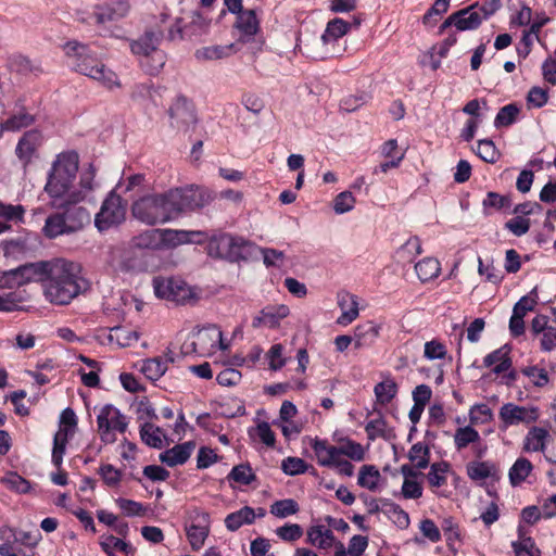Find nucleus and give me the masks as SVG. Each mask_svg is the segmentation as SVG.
<instances>
[{
    "label": "nucleus",
    "mask_w": 556,
    "mask_h": 556,
    "mask_svg": "<svg viewBox=\"0 0 556 556\" xmlns=\"http://www.w3.org/2000/svg\"><path fill=\"white\" fill-rule=\"evenodd\" d=\"M78 264L64 258L52 260L45 280L46 298L54 304L66 305L81 292Z\"/></svg>",
    "instance_id": "f257e3e1"
},
{
    "label": "nucleus",
    "mask_w": 556,
    "mask_h": 556,
    "mask_svg": "<svg viewBox=\"0 0 556 556\" xmlns=\"http://www.w3.org/2000/svg\"><path fill=\"white\" fill-rule=\"evenodd\" d=\"M63 49L66 56L72 59L75 72L99 81L108 89L121 87L117 74L108 68L87 45L72 40L67 41Z\"/></svg>",
    "instance_id": "f03ea898"
},
{
    "label": "nucleus",
    "mask_w": 556,
    "mask_h": 556,
    "mask_svg": "<svg viewBox=\"0 0 556 556\" xmlns=\"http://www.w3.org/2000/svg\"><path fill=\"white\" fill-rule=\"evenodd\" d=\"M170 206L167 190L162 193H152L139 198L132 203L131 213L137 220L154 226L175 220Z\"/></svg>",
    "instance_id": "7ed1b4c3"
},
{
    "label": "nucleus",
    "mask_w": 556,
    "mask_h": 556,
    "mask_svg": "<svg viewBox=\"0 0 556 556\" xmlns=\"http://www.w3.org/2000/svg\"><path fill=\"white\" fill-rule=\"evenodd\" d=\"M78 172V154L75 151L62 152L56 156L49 173L45 190L50 198L70 193L72 182Z\"/></svg>",
    "instance_id": "20e7f679"
},
{
    "label": "nucleus",
    "mask_w": 556,
    "mask_h": 556,
    "mask_svg": "<svg viewBox=\"0 0 556 556\" xmlns=\"http://www.w3.org/2000/svg\"><path fill=\"white\" fill-rule=\"evenodd\" d=\"M206 241L208 256L229 262L248 260L253 249V244L244 238L222 231L211 237L207 236Z\"/></svg>",
    "instance_id": "39448f33"
},
{
    "label": "nucleus",
    "mask_w": 556,
    "mask_h": 556,
    "mask_svg": "<svg viewBox=\"0 0 556 556\" xmlns=\"http://www.w3.org/2000/svg\"><path fill=\"white\" fill-rule=\"evenodd\" d=\"M162 38L161 31L149 30L130 43L131 52L140 56L141 68L151 76L157 75L166 62L164 51L159 49Z\"/></svg>",
    "instance_id": "423d86ee"
},
{
    "label": "nucleus",
    "mask_w": 556,
    "mask_h": 556,
    "mask_svg": "<svg viewBox=\"0 0 556 556\" xmlns=\"http://www.w3.org/2000/svg\"><path fill=\"white\" fill-rule=\"evenodd\" d=\"M168 195L175 219L184 214L202 210L214 200L211 190L193 185L172 188L168 190Z\"/></svg>",
    "instance_id": "0eeeda50"
},
{
    "label": "nucleus",
    "mask_w": 556,
    "mask_h": 556,
    "mask_svg": "<svg viewBox=\"0 0 556 556\" xmlns=\"http://www.w3.org/2000/svg\"><path fill=\"white\" fill-rule=\"evenodd\" d=\"M83 199L79 191H72L60 198H51V206L63 211L62 214L71 233L81 230L85 225L90 223L88 210L77 205Z\"/></svg>",
    "instance_id": "6e6552de"
},
{
    "label": "nucleus",
    "mask_w": 556,
    "mask_h": 556,
    "mask_svg": "<svg viewBox=\"0 0 556 556\" xmlns=\"http://www.w3.org/2000/svg\"><path fill=\"white\" fill-rule=\"evenodd\" d=\"M97 425L101 441L104 444H112L116 441L115 431L124 433L127 430L128 421L118 408L106 404L97 416Z\"/></svg>",
    "instance_id": "1a4fd4ad"
},
{
    "label": "nucleus",
    "mask_w": 556,
    "mask_h": 556,
    "mask_svg": "<svg viewBox=\"0 0 556 556\" xmlns=\"http://www.w3.org/2000/svg\"><path fill=\"white\" fill-rule=\"evenodd\" d=\"M126 206L123 199L111 192L103 201L99 213L96 215L94 224L100 231L110 229L125 219Z\"/></svg>",
    "instance_id": "9d476101"
},
{
    "label": "nucleus",
    "mask_w": 556,
    "mask_h": 556,
    "mask_svg": "<svg viewBox=\"0 0 556 556\" xmlns=\"http://www.w3.org/2000/svg\"><path fill=\"white\" fill-rule=\"evenodd\" d=\"M491 13L484 12L482 15L479 11H476L473 7L465 8L452 13L439 27V35L445 34L452 26L456 30H473L477 29L484 18Z\"/></svg>",
    "instance_id": "9b49d317"
},
{
    "label": "nucleus",
    "mask_w": 556,
    "mask_h": 556,
    "mask_svg": "<svg viewBox=\"0 0 556 556\" xmlns=\"http://www.w3.org/2000/svg\"><path fill=\"white\" fill-rule=\"evenodd\" d=\"M122 268L127 271H150L157 266L154 252H146L128 242L121 255Z\"/></svg>",
    "instance_id": "f8f14e48"
},
{
    "label": "nucleus",
    "mask_w": 556,
    "mask_h": 556,
    "mask_svg": "<svg viewBox=\"0 0 556 556\" xmlns=\"http://www.w3.org/2000/svg\"><path fill=\"white\" fill-rule=\"evenodd\" d=\"M154 293L160 299L176 303H185L191 298V290L188 285L178 278L155 277L153 279Z\"/></svg>",
    "instance_id": "ddd939ff"
},
{
    "label": "nucleus",
    "mask_w": 556,
    "mask_h": 556,
    "mask_svg": "<svg viewBox=\"0 0 556 556\" xmlns=\"http://www.w3.org/2000/svg\"><path fill=\"white\" fill-rule=\"evenodd\" d=\"M233 26L240 33V36L237 40L239 45L251 42L253 53L262 49L264 41L254 39V36L260 30V21L256 16L255 10H243L239 14H237V18Z\"/></svg>",
    "instance_id": "4468645a"
},
{
    "label": "nucleus",
    "mask_w": 556,
    "mask_h": 556,
    "mask_svg": "<svg viewBox=\"0 0 556 556\" xmlns=\"http://www.w3.org/2000/svg\"><path fill=\"white\" fill-rule=\"evenodd\" d=\"M211 517L208 513L194 508L189 514V523L186 526L188 541L193 551H199L208 536Z\"/></svg>",
    "instance_id": "2eb2a0df"
},
{
    "label": "nucleus",
    "mask_w": 556,
    "mask_h": 556,
    "mask_svg": "<svg viewBox=\"0 0 556 556\" xmlns=\"http://www.w3.org/2000/svg\"><path fill=\"white\" fill-rule=\"evenodd\" d=\"M170 126L178 130H188L197 123L194 105L186 97L179 96L169 106Z\"/></svg>",
    "instance_id": "dca6fc26"
},
{
    "label": "nucleus",
    "mask_w": 556,
    "mask_h": 556,
    "mask_svg": "<svg viewBox=\"0 0 556 556\" xmlns=\"http://www.w3.org/2000/svg\"><path fill=\"white\" fill-rule=\"evenodd\" d=\"M42 142L43 135L38 129L27 130L18 139L15 147V155L24 168L33 162L34 157L38 156V151Z\"/></svg>",
    "instance_id": "f3484780"
},
{
    "label": "nucleus",
    "mask_w": 556,
    "mask_h": 556,
    "mask_svg": "<svg viewBox=\"0 0 556 556\" xmlns=\"http://www.w3.org/2000/svg\"><path fill=\"white\" fill-rule=\"evenodd\" d=\"M161 235L162 244L167 248H176L188 243L203 244L207 239V232L202 230L165 228L161 229Z\"/></svg>",
    "instance_id": "a211bd4d"
},
{
    "label": "nucleus",
    "mask_w": 556,
    "mask_h": 556,
    "mask_svg": "<svg viewBox=\"0 0 556 556\" xmlns=\"http://www.w3.org/2000/svg\"><path fill=\"white\" fill-rule=\"evenodd\" d=\"M534 413V409H529L514 403H505L498 412V418L502 422L500 428L506 430L510 426L530 424L536 419V416L533 415Z\"/></svg>",
    "instance_id": "6ab92c4d"
},
{
    "label": "nucleus",
    "mask_w": 556,
    "mask_h": 556,
    "mask_svg": "<svg viewBox=\"0 0 556 556\" xmlns=\"http://www.w3.org/2000/svg\"><path fill=\"white\" fill-rule=\"evenodd\" d=\"M130 5L126 0H113L99 4L94 8L92 16L98 25L117 22L124 18L129 12Z\"/></svg>",
    "instance_id": "aec40b11"
},
{
    "label": "nucleus",
    "mask_w": 556,
    "mask_h": 556,
    "mask_svg": "<svg viewBox=\"0 0 556 556\" xmlns=\"http://www.w3.org/2000/svg\"><path fill=\"white\" fill-rule=\"evenodd\" d=\"M222 330L216 325L204 327L194 334L191 343L192 351L200 356L211 355L216 351Z\"/></svg>",
    "instance_id": "412c9836"
},
{
    "label": "nucleus",
    "mask_w": 556,
    "mask_h": 556,
    "mask_svg": "<svg viewBox=\"0 0 556 556\" xmlns=\"http://www.w3.org/2000/svg\"><path fill=\"white\" fill-rule=\"evenodd\" d=\"M483 366L492 367V371L496 375L508 371L513 367L510 348L505 344L486 354L483 358Z\"/></svg>",
    "instance_id": "4be33fe9"
},
{
    "label": "nucleus",
    "mask_w": 556,
    "mask_h": 556,
    "mask_svg": "<svg viewBox=\"0 0 556 556\" xmlns=\"http://www.w3.org/2000/svg\"><path fill=\"white\" fill-rule=\"evenodd\" d=\"M195 443L193 441H187L181 444H177L172 448H168L160 454V460L166 464L168 467H175L184 465L191 456Z\"/></svg>",
    "instance_id": "5701e85b"
},
{
    "label": "nucleus",
    "mask_w": 556,
    "mask_h": 556,
    "mask_svg": "<svg viewBox=\"0 0 556 556\" xmlns=\"http://www.w3.org/2000/svg\"><path fill=\"white\" fill-rule=\"evenodd\" d=\"M309 445L315 453L317 464L332 468V464L338 457V446L331 445L326 439H319L318 437L311 438Z\"/></svg>",
    "instance_id": "b1692460"
},
{
    "label": "nucleus",
    "mask_w": 556,
    "mask_h": 556,
    "mask_svg": "<svg viewBox=\"0 0 556 556\" xmlns=\"http://www.w3.org/2000/svg\"><path fill=\"white\" fill-rule=\"evenodd\" d=\"M36 122V116L30 114L25 109L11 114L5 121H0V138L5 131L17 132L22 129L28 128Z\"/></svg>",
    "instance_id": "393cba45"
},
{
    "label": "nucleus",
    "mask_w": 556,
    "mask_h": 556,
    "mask_svg": "<svg viewBox=\"0 0 556 556\" xmlns=\"http://www.w3.org/2000/svg\"><path fill=\"white\" fill-rule=\"evenodd\" d=\"M52 261L25 263L16 267L23 286L31 281H45Z\"/></svg>",
    "instance_id": "a878e982"
},
{
    "label": "nucleus",
    "mask_w": 556,
    "mask_h": 556,
    "mask_svg": "<svg viewBox=\"0 0 556 556\" xmlns=\"http://www.w3.org/2000/svg\"><path fill=\"white\" fill-rule=\"evenodd\" d=\"M240 51L239 43L207 46L195 51V58L203 61H216L227 59Z\"/></svg>",
    "instance_id": "bb28decb"
},
{
    "label": "nucleus",
    "mask_w": 556,
    "mask_h": 556,
    "mask_svg": "<svg viewBox=\"0 0 556 556\" xmlns=\"http://www.w3.org/2000/svg\"><path fill=\"white\" fill-rule=\"evenodd\" d=\"M399 393V384L391 376V374L384 375L382 381L378 382L374 387V394L376 397V406H387L390 404Z\"/></svg>",
    "instance_id": "cd10ccee"
},
{
    "label": "nucleus",
    "mask_w": 556,
    "mask_h": 556,
    "mask_svg": "<svg viewBox=\"0 0 556 556\" xmlns=\"http://www.w3.org/2000/svg\"><path fill=\"white\" fill-rule=\"evenodd\" d=\"M169 363H174L170 351L165 353L164 356L146 359L142 364L141 371L148 379L156 381L166 372Z\"/></svg>",
    "instance_id": "c85d7f7f"
},
{
    "label": "nucleus",
    "mask_w": 556,
    "mask_h": 556,
    "mask_svg": "<svg viewBox=\"0 0 556 556\" xmlns=\"http://www.w3.org/2000/svg\"><path fill=\"white\" fill-rule=\"evenodd\" d=\"M25 208L21 204L0 202V233L11 230L12 224L24 222Z\"/></svg>",
    "instance_id": "c756f323"
},
{
    "label": "nucleus",
    "mask_w": 556,
    "mask_h": 556,
    "mask_svg": "<svg viewBox=\"0 0 556 556\" xmlns=\"http://www.w3.org/2000/svg\"><path fill=\"white\" fill-rule=\"evenodd\" d=\"M381 327L372 320L359 324L354 329L355 349L371 345L380 334Z\"/></svg>",
    "instance_id": "7c9ffc66"
},
{
    "label": "nucleus",
    "mask_w": 556,
    "mask_h": 556,
    "mask_svg": "<svg viewBox=\"0 0 556 556\" xmlns=\"http://www.w3.org/2000/svg\"><path fill=\"white\" fill-rule=\"evenodd\" d=\"M132 247L139 248L146 252H154L163 248L161 229H149L140 232L129 241Z\"/></svg>",
    "instance_id": "2f4dec72"
},
{
    "label": "nucleus",
    "mask_w": 556,
    "mask_h": 556,
    "mask_svg": "<svg viewBox=\"0 0 556 556\" xmlns=\"http://www.w3.org/2000/svg\"><path fill=\"white\" fill-rule=\"evenodd\" d=\"M256 511L250 506H243L239 510L230 513L225 518L227 530L235 532L244 525H252L255 521Z\"/></svg>",
    "instance_id": "473e14b6"
},
{
    "label": "nucleus",
    "mask_w": 556,
    "mask_h": 556,
    "mask_svg": "<svg viewBox=\"0 0 556 556\" xmlns=\"http://www.w3.org/2000/svg\"><path fill=\"white\" fill-rule=\"evenodd\" d=\"M467 475L473 481H482L486 478L498 479V469L490 462H470L467 465Z\"/></svg>",
    "instance_id": "72a5a7b5"
},
{
    "label": "nucleus",
    "mask_w": 556,
    "mask_h": 556,
    "mask_svg": "<svg viewBox=\"0 0 556 556\" xmlns=\"http://www.w3.org/2000/svg\"><path fill=\"white\" fill-rule=\"evenodd\" d=\"M415 271L421 282L437 278L441 273V264L434 257H425L415 265Z\"/></svg>",
    "instance_id": "f704fd0d"
},
{
    "label": "nucleus",
    "mask_w": 556,
    "mask_h": 556,
    "mask_svg": "<svg viewBox=\"0 0 556 556\" xmlns=\"http://www.w3.org/2000/svg\"><path fill=\"white\" fill-rule=\"evenodd\" d=\"M511 197L509 194H500L494 191L486 192L482 200V210L484 215H490L492 210L502 211L511 206Z\"/></svg>",
    "instance_id": "c9c22d12"
},
{
    "label": "nucleus",
    "mask_w": 556,
    "mask_h": 556,
    "mask_svg": "<svg viewBox=\"0 0 556 556\" xmlns=\"http://www.w3.org/2000/svg\"><path fill=\"white\" fill-rule=\"evenodd\" d=\"M42 230L45 236L49 239H54L59 236L71 233L62 213H54L49 215L46 219Z\"/></svg>",
    "instance_id": "e433bc0d"
},
{
    "label": "nucleus",
    "mask_w": 556,
    "mask_h": 556,
    "mask_svg": "<svg viewBox=\"0 0 556 556\" xmlns=\"http://www.w3.org/2000/svg\"><path fill=\"white\" fill-rule=\"evenodd\" d=\"M532 469L533 466L529 459L525 457L517 458L508 472L510 484L514 486L521 484L529 477Z\"/></svg>",
    "instance_id": "4c0bfd02"
},
{
    "label": "nucleus",
    "mask_w": 556,
    "mask_h": 556,
    "mask_svg": "<svg viewBox=\"0 0 556 556\" xmlns=\"http://www.w3.org/2000/svg\"><path fill=\"white\" fill-rule=\"evenodd\" d=\"M380 478L381 475L376 466L364 465L359 469L357 484L362 488L368 489L369 491H376L378 489Z\"/></svg>",
    "instance_id": "58836bf2"
},
{
    "label": "nucleus",
    "mask_w": 556,
    "mask_h": 556,
    "mask_svg": "<svg viewBox=\"0 0 556 556\" xmlns=\"http://www.w3.org/2000/svg\"><path fill=\"white\" fill-rule=\"evenodd\" d=\"M100 546L108 556H116L113 552L114 549H118L126 556L134 555L136 552V548L130 543L114 535L106 536L104 541L100 542Z\"/></svg>",
    "instance_id": "ea45409f"
},
{
    "label": "nucleus",
    "mask_w": 556,
    "mask_h": 556,
    "mask_svg": "<svg viewBox=\"0 0 556 556\" xmlns=\"http://www.w3.org/2000/svg\"><path fill=\"white\" fill-rule=\"evenodd\" d=\"M229 482L233 481L241 485H249L256 480V475L249 463L233 466L227 476Z\"/></svg>",
    "instance_id": "a19ab883"
},
{
    "label": "nucleus",
    "mask_w": 556,
    "mask_h": 556,
    "mask_svg": "<svg viewBox=\"0 0 556 556\" xmlns=\"http://www.w3.org/2000/svg\"><path fill=\"white\" fill-rule=\"evenodd\" d=\"M548 435V432L544 428L533 427L529 430L523 451L526 452H539L544 451L545 447V439Z\"/></svg>",
    "instance_id": "79ce46f5"
},
{
    "label": "nucleus",
    "mask_w": 556,
    "mask_h": 556,
    "mask_svg": "<svg viewBox=\"0 0 556 556\" xmlns=\"http://www.w3.org/2000/svg\"><path fill=\"white\" fill-rule=\"evenodd\" d=\"M408 459L412 462L415 468L426 469L430 462V448L422 442L415 443L409 452Z\"/></svg>",
    "instance_id": "37998d69"
},
{
    "label": "nucleus",
    "mask_w": 556,
    "mask_h": 556,
    "mask_svg": "<svg viewBox=\"0 0 556 556\" xmlns=\"http://www.w3.org/2000/svg\"><path fill=\"white\" fill-rule=\"evenodd\" d=\"M350 28V24L342 18H333L328 22L327 27L321 36L325 43L336 41L343 37Z\"/></svg>",
    "instance_id": "c03bdc74"
},
{
    "label": "nucleus",
    "mask_w": 556,
    "mask_h": 556,
    "mask_svg": "<svg viewBox=\"0 0 556 556\" xmlns=\"http://www.w3.org/2000/svg\"><path fill=\"white\" fill-rule=\"evenodd\" d=\"M520 113V109L516 103H509L504 105L497 112L495 119H494V126L496 128L501 127H508L513 125Z\"/></svg>",
    "instance_id": "a18cd8bd"
},
{
    "label": "nucleus",
    "mask_w": 556,
    "mask_h": 556,
    "mask_svg": "<svg viewBox=\"0 0 556 556\" xmlns=\"http://www.w3.org/2000/svg\"><path fill=\"white\" fill-rule=\"evenodd\" d=\"M374 413L378 414V418L368 421L365 426V432L369 441H375L378 438H387V421L381 412L375 406Z\"/></svg>",
    "instance_id": "49530a36"
},
{
    "label": "nucleus",
    "mask_w": 556,
    "mask_h": 556,
    "mask_svg": "<svg viewBox=\"0 0 556 556\" xmlns=\"http://www.w3.org/2000/svg\"><path fill=\"white\" fill-rule=\"evenodd\" d=\"M162 435L161 428L155 427L153 424L144 422L140 428L141 440L150 447L161 448L163 444Z\"/></svg>",
    "instance_id": "de8ad7c7"
},
{
    "label": "nucleus",
    "mask_w": 556,
    "mask_h": 556,
    "mask_svg": "<svg viewBox=\"0 0 556 556\" xmlns=\"http://www.w3.org/2000/svg\"><path fill=\"white\" fill-rule=\"evenodd\" d=\"M480 440L479 432L471 426L457 428L454 434V443L458 451L467 447L470 443Z\"/></svg>",
    "instance_id": "09e8293b"
},
{
    "label": "nucleus",
    "mask_w": 556,
    "mask_h": 556,
    "mask_svg": "<svg viewBox=\"0 0 556 556\" xmlns=\"http://www.w3.org/2000/svg\"><path fill=\"white\" fill-rule=\"evenodd\" d=\"M341 455L355 462H362L365 458V450L361 443L346 438L342 440V444L338 446V456Z\"/></svg>",
    "instance_id": "8fccbe9b"
},
{
    "label": "nucleus",
    "mask_w": 556,
    "mask_h": 556,
    "mask_svg": "<svg viewBox=\"0 0 556 556\" xmlns=\"http://www.w3.org/2000/svg\"><path fill=\"white\" fill-rule=\"evenodd\" d=\"M450 468L448 463L440 462L433 463L430 466V471L427 475L428 482L431 486L441 488L446 484L447 478L445 473Z\"/></svg>",
    "instance_id": "3c124183"
},
{
    "label": "nucleus",
    "mask_w": 556,
    "mask_h": 556,
    "mask_svg": "<svg viewBox=\"0 0 556 556\" xmlns=\"http://www.w3.org/2000/svg\"><path fill=\"white\" fill-rule=\"evenodd\" d=\"M441 529L444 533L448 548L456 553L455 542L460 541V529L452 517L444 518L441 522Z\"/></svg>",
    "instance_id": "603ef678"
},
{
    "label": "nucleus",
    "mask_w": 556,
    "mask_h": 556,
    "mask_svg": "<svg viewBox=\"0 0 556 556\" xmlns=\"http://www.w3.org/2000/svg\"><path fill=\"white\" fill-rule=\"evenodd\" d=\"M299 510V504L293 498L279 500L270 506V514L278 518H286L288 516L295 515Z\"/></svg>",
    "instance_id": "864d4df0"
},
{
    "label": "nucleus",
    "mask_w": 556,
    "mask_h": 556,
    "mask_svg": "<svg viewBox=\"0 0 556 556\" xmlns=\"http://www.w3.org/2000/svg\"><path fill=\"white\" fill-rule=\"evenodd\" d=\"M29 251V247L27 244V239L25 237H20L17 239L7 240L3 243V252L8 257L18 258L20 256L25 255Z\"/></svg>",
    "instance_id": "5fc2aeb1"
},
{
    "label": "nucleus",
    "mask_w": 556,
    "mask_h": 556,
    "mask_svg": "<svg viewBox=\"0 0 556 556\" xmlns=\"http://www.w3.org/2000/svg\"><path fill=\"white\" fill-rule=\"evenodd\" d=\"M476 154L486 163H495L500 153L491 139H482L478 141Z\"/></svg>",
    "instance_id": "6e6d98bb"
},
{
    "label": "nucleus",
    "mask_w": 556,
    "mask_h": 556,
    "mask_svg": "<svg viewBox=\"0 0 556 556\" xmlns=\"http://www.w3.org/2000/svg\"><path fill=\"white\" fill-rule=\"evenodd\" d=\"M493 419L492 409L484 403L475 404L469 410V420L471 425H484Z\"/></svg>",
    "instance_id": "4d7b16f0"
},
{
    "label": "nucleus",
    "mask_w": 556,
    "mask_h": 556,
    "mask_svg": "<svg viewBox=\"0 0 556 556\" xmlns=\"http://www.w3.org/2000/svg\"><path fill=\"white\" fill-rule=\"evenodd\" d=\"M311 466L300 457L289 456L281 463L282 471L288 476L305 473Z\"/></svg>",
    "instance_id": "13d9d810"
},
{
    "label": "nucleus",
    "mask_w": 556,
    "mask_h": 556,
    "mask_svg": "<svg viewBox=\"0 0 556 556\" xmlns=\"http://www.w3.org/2000/svg\"><path fill=\"white\" fill-rule=\"evenodd\" d=\"M521 372L531 380L533 386L538 388H543L549 382L546 369L541 368L538 365L523 367Z\"/></svg>",
    "instance_id": "bf43d9fd"
},
{
    "label": "nucleus",
    "mask_w": 556,
    "mask_h": 556,
    "mask_svg": "<svg viewBox=\"0 0 556 556\" xmlns=\"http://www.w3.org/2000/svg\"><path fill=\"white\" fill-rule=\"evenodd\" d=\"M98 473L103 482L110 488L117 486L122 480V471L111 464L100 466Z\"/></svg>",
    "instance_id": "052dcab7"
},
{
    "label": "nucleus",
    "mask_w": 556,
    "mask_h": 556,
    "mask_svg": "<svg viewBox=\"0 0 556 556\" xmlns=\"http://www.w3.org/2000/svg\"><path fill=\"white\" fill-rule=\"evenodd\" d=\"M114 337H116V341L121 346H130L139 340V334L136 331L123 327H114L111 329L110 340H113Z\"/></svg>",
    "instance_id": "680f3d73"
},
{
    "label": "nucleus",
    "mask_w": 556,
    "mask_h": 556,
    "mask_svg": "<svg viewBox=\"0 0 556 556\" xmlns=\"http://www.w3.org/2000/svg\"><path fill=\"white\" fill-rule=\"evenodd\" d=\"M368 99L369 97L365 92L346 96L340 101V110L348 113L355 112L365 103H367Z\"/></svg>",
    "instance_id": "e2e57ef3"
},
{
    "label": "nucleus",
    "mask_w": 556,
    "mask_h": 556,
    "mask_svg": "<svg viewBox=\"0 0 556 556\" xmlns=\"http://www.w3.org/2000/svg\"><path fill=\"white\" fill-rule=\"evenodd\" d=\"M504 227L514 236L521 237L529 231L531 223L529 218H526L521 215H517L516 217L507 220Z\"/></svg>",
    "instance_id": "0e129e2a"
},
{
    "label": "nucleus",
    "mask_w": 556,
    "mask_h": 556,
    "mask_svg": "<svg viewBox=\"0 0 556 556\" xmlns=\"http://www.w3.org/2000/svg\"><path fill=\"white\" fill-rule=\"evenodd\" d=\"M116 505L127 517L143 516L146 514V507L134 500L119 497L116 500Z\"/></svg>",
    "instance_id": "69168bd1"
},
{
    "label": "nucleus",
    "mask_w": 556,
    "mask_h": 556,
    "mask_svg": "<svg viewBox=\"0 0 556 556\" xmlns=\"http://www.w3.org/2000/svg\"><path fill=\"white\" fill-rule=\"evenodd\" d=\"M355 205V198L352 192H340L333 200V210L337 214H344L350 212Z\"/></svg>",
    "instance_id": "338daca9"
},
{
    "label": "nucleus",
    "mask_w": 556,
    "mask_h": 556,
    "mask_svg": "<svg viewBox=\"0 0 556 556\" xmlns=\"http://www.w3.org/2000/svg\"><path fill=\"white\" fill-rule=\"evenodd\" d=\"M447 354L445 344L433 339L425 343L424 355L428 359H443Z\"/></svg>",
    "instance_id": "774afa93"
}]
</instances>
